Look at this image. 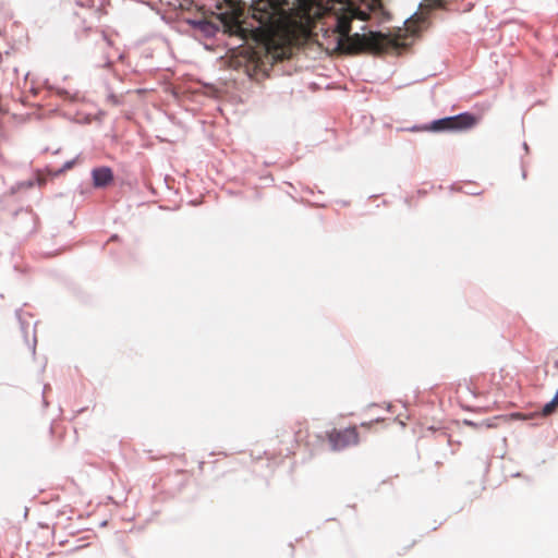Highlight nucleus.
Here are the masks:
<instances>
[{
	"instance_id": "nucleus-1",
	"label": "nucleus",
	"mask_w": 558,
	"mask_h": 558,
	"mask_svg": "<svg viewBox=\"0 0 558 558\" xmlns=\"http://www.w3.org/2000/svg\"><path fill=\"white\" fill-rule=\"evenodd\" d=\"M384 12H373L365 4L350 10V14H343L336 19V49L345 53L371 52L376 54L392 53L400 48L409 45L408 38L417 35L421 31L420 20H408L404 29H399L393 35H384L381 33L369 32L367 34L350 35L351 22L353 19L366 21L371 14H384Z\"/></svg>"
},
{
	"instance_id": "nucleus-2",
	"label": "nucleus",
	"mask_w": 558,
	"mask_h": 558,
	"mask_svg": "<svg viewBox=\"0 0 558 558\" xmlns=\"http://www.w3.org/2000/svg\"><path fill=\"white\" fill-rule=\"evenodd\" d=\"M250 10L252 17L268 34H274L287 19L286 10L277 0H250Z\"/></svg>"
},
{
	"instance_id": "nucleus-3",
	"label": "nucleus",
	"mask_w": 558,
	"mask_h": 558,
	"mask_svg": "<svg viewBox=\"0 0 558 558\" xmlns=\"http://www.w3.org/2000/svg\"><path fill=\"white\" fill-rule=\"evenodd\" d=\"M478 123V117L463 112L458 116L447 117L432 122L429 130L434 132L464 131L472 129Z\"/></svg>"
},
{
	"instance_id": "nucleus-4",
	"label": "nucleus",
	"mask_w": 558,
	"mask_h": 558,
	"mask_svg": "<svg viewBox=\"0 0 558 558\" xmlns=\"http://www.w3.org/2000/svg\"><path fill=\"white\" fill-rule=\"evenodd\" d=\"M328 441L332 450H342L347 447L359 444V433L356 426L344 429L333 428L327 433Z\"/></svg>"
},
{
	"instance_id": "nucleus-5",
	"label": "nucleus",
	"mask_w": 558,
	"mask_h": 558,
	"mask_svg": "<svg viewBox=\"0 0 558 558\" xmlns=\"http://www.w3.org/2000/svg\"><path fill=\"white\" fill-rule=\"evenodd\" d=\"M187 22L193 26L194 29L198 31L206 37L214 36L219 31V24L208 20L205 16L187 20Z\"/></svg>"
},
{
	"instance_id": "nucleus-6",
	"label": "nucleus",
	"mask_w": 558,
	"mask_h": 558,
	"mask_svg": "<svg viewBox=\"0 0 558 558\" xmlns=\"http://www.w3.org/2000/svg\"><path fill=\"white\" fill-rule=\"evenodd\" d=\"M93 184L95 187H106L113 181V172L109 167L95 168L92 171Z\"/></svg>"
},
{
	"instance_id": "nucleus-7",
	"label": "nucleus",
	"mask_w": 558,
	"mask_h": 558,
	"mask_svg": "<svg viewBox=\"0 0 558 558\" xmlns=\"http://www.w3.org/2000/svg\"><path fill=\"white\" fill-rule=\"evenodd\" d=\"M362 1H363V4H365L369 11H373V12H384L385 11L381 0H362Z\"/></svg>"
},
{
	"instance_id": "nucleus-8",
	"label": "nucleus",
	"mask_w": 558,
	"mask_h": 558,
	"mask_svg": "<svg viewBox=\"0 0 558 558\" xmlns=\"http://www.w3.org/2000/svg\"><path fill=\"white\" fill-rule=\"evenodd\" d=\"M308 435V429L304 424H299V428L295 430V444L299 445L305 440Z\"/></svg>"
},
{
	"instance_id": "nucleus-9",
	"label": "nucleus",
	"mask_w": 558,
	"mask_h": 558,
	"mask_svg": "<svg viewBox=\"0 0 558 558\" xmlns=\"http://www.w3.org/2000/svg\"><path fill=\"white\" fill-rule=\"evenodd\" d=\"M500 418L501 417H495L494 420H486V421L482 422L480 425H477L476 423H473V422H469V421H466L465 424L470 425L472 427L496 428L498 425H497V423H495V421H498Z\"/></svg>"
},
{
	"instance_id": "nucleus-10",
	"label": "nucleus",
	"mask_w": 558,
	"mask_h": 558,
	"mask_svg": "<svg viewBox=\"0 0 558 558\" xmlns=\"http://www.w3.org/2000/svg\"><path fill=\"white\" fill-rule=\"evenodd\" d=\"M232 9L235 15L242 14L244 8L247 5V1L240 0L236 5L234 4V0H225Z\"/></svg>"
},
{
	"instance_id": "nucleus-11",
	"label": "nucleus",
	"mask_w": 558,
	"mask_h": 558,
	"mask_svg": "<svg viewBox=\"0 0 558 558\" xmlns=\"http://www.w3.org/2000/svg\"><path fill=\"white\" fill-rule=\"evenodd\" d=\"M267 50H268V52H269V53H271V54H272V57H274L275 59L282 60V59H284V58H286V49H284V48H282V47H280V48H279V47H274V48H272V47H271V45H270V44H268V45H267Z\"/></svg>"
},
{
	"instance_id": "nucleus-12",
	"label": "nucleus",
	"mask_w": 558,
	"mask_h": 558,
	"mask_svg": "<svg viewBox=\"0 0 558 558\" xmlns=\"http://www.w3.org/2000/svg\"><path fill=\"white\" fill-rule=\"evenodd\" d=\"M558 408V401H556L554 398L550 402L546 403L542 409V415L548 416L553 414Z\"/></svg>"
},
{
	"instance_id": "nucleus-13",
	"label": "nucleus",
	"mask_w": 558,
	"mask_h": 558,
	"mask_svg": "<svg viewBox=\"0 0 558 558\" xmlns=\"http://www.w3.org/2000/svg\"><path fill=\"white\" fill-rule=\"evenodd\" d=\"M58 95L63 97V98H69L70 100L72 101H75L78 99V94L75 93L73 95H70L69 92L64 90V89H58Z\"/></svg>"
},
{
	"instance_id": "nucleus-14",
	"label": "nucleus",
	"mask_w": 558,
	"mask_h": 558,
	"mask_svg": "<svg viewBox=\"0 0 558 558\" xmlns=\"http://www.w3.org/2000/svg\"><path fill=\"white\" fill-rule=\"evenodd\" d=\"M74 163H75V160L66 161V162L63 165V167H62V169L60 170V172H64V171H66V170H70V169L73 167V165H74Z\"/></svg>"
},
{
	"instance_id": "nucleus-15",
	"label": "nucleus",
	"mask_w": 558,
	"mask_h": 558,
	"mask_svg": "<svg viewBox=\"0 0 558 558\" xmlns=\"http://www.w3.org/2000/svg\"><path fill=\"white\" fill-rule=\"evenodd\" d=\"M294 453H295V446L293 445V446L288 447V448L286 449V453H284V454H286V456H291V454H294Z\"/></svg>"
},
{
	"instance_id": "nucleus-16",
	"label": "nucleus",
	"mask_w": 558,
	"mask_h": 558,
	"mask_svg": "<svg viewBox=\"0 0 558 558\" xmlns=\"http://www.w3.org/2000/svg\"><path fill=\"white\" fill-rule=\"evenodd\" d=\"M109 100H110L113 105H119V100H118V98H117L114 95H110V96H109Z\"/></svg>"
},
{
	"instance_id": "nucleus-17",
	"label": "nucleus",
	"mask_w": 558,
	"mask_h": 558,
	"mask_svg": "<svg viewBox=\"0 0 558 558\" xmlns=\"http://www.w3.org/2000/svg\"><path fill=\"white\" fill-rule=\"evenodd\" d=\"M372 424H373V422L362 423V424H361V427L366 428V429H369V428H371V426H372Z\"/></svg>"
},
{
	"instance_id": "nucleus-18",
	"label": "nucleus",
	"mask_w": 558,
	"mask_h": 558,
	"mask_svg": "<svg viewBox=\"0 0 558 558\" xmlns=\"http://www.w3.org/2000/svg\"><path fill=\"white\" fill-rule=\"evenodd\" d=\"M45 183H46V179H45V178L39 177V178H38V184H39L40 186H43Z\"/></svg>"
},
{
	"instance_id": "nucleus-19",
	"label": "nucleus",
	"mask_w": 558,
	"mask_h": 558,
	"mask_svg": "<svg viewBox=\"0 0 558 558\" xmlns=\"http://www.w3.org/2000/svg\"><path fill=\"white\" fill-rule=\"evenodd\" d=\"M234 23H235V26H236V28H238L239 31H243V29H242V27H241V25H239V22H238V21H234Z\"/></svg>"
}]
</instances>
